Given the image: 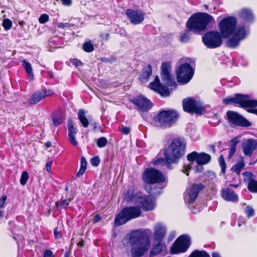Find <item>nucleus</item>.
<instances>
[{"instance_id": "f257e3e1", "label": "nucleus", "mask_w": 257, "mask_h": 257, "mask_svg": "<svg viewBox=\"0 0 257 257\" xmlns=\"http://www.w3.org/2000/svg\"><path fill=\"white\" fill-rule=\"evenodd\" d=\"M237 21L233 17H228L223 19L219 23L220 35L223 38H229L227 42L229 47L235 48L244 40L249 33L247 26L243 25L236 26Z\"/></svg>"}, {"instance_id": "f03ea898", "label": "nucleus", "mask_w": 257, "mask_h": 257, "mask_svg": "<svg viewBox=\"0 0 257 257\" xmlns=\"http://www.w3.org/2000/svg\"><path fill=\"white\" fill-rule=\"evenodd\" d=\"M186 144L179 139L174 140L165 151V160L159 159L153 162L154 165H165L168 168L171 164H176L185 153Z\"/></svg>"}, {"instance_id": "7ed1b4c3", "label": "nucleus", "mask_w": 257, "mask_h": 257, "mask_svg": "<svg viewBox=\"0 0 257 257\" xmlns=\"http://www.w3.org/2000/svg\"><path fill=\"white\" fill-rule=\"evenodd\" d=\"M215 23L213 17L207 13H198L192 15L188 20L186 26L188 29L195 33L204 31L210 23Z\"/></svg>"}, {"instance_id": "20e7f679", "label": "nucleus", "mask_w": 257, "mask_h": 257, "mask_svg": "<svg viewBox=\"0 0 257 257\" xmlns=\"http://www.w3.org/2000/svg\"><path fill=\"white\" fill-rule=\"evenodd\" d=\"M123 195L124 199L127 201L139 203L146 211L152 210L155 207L156 203L154 200L149 196H142L140 192H136L133 189L124 192Z\"/></svg>"}, {"instance_id": "39448f33", "label": "nucleus", "mask_w": 257, "mask_h": 257, "mask_svg": "<svg viewBox=\"0 0 257 257\" xmlns=\"http://www.w3.org/2000/svg\"><path fill=\"white\" fill-rule=\"evenodd\" d=\"M141 210L138 206H130L123 208L115 219L116 226L122 225L130 220L139 217L141 215Z\"/></svg>"}, {"instance_id": "423d86ee", "label": "nucleus", "mask_w": 257, "mask_h": 257, "mask_svg": "<svg viewBox=\"0 0 257 257\" xmlns=\"http://www.w3.org/2000/svg\"><path fill=\"white\" fill-rule=\"evenodd\" d=\"M224 104H237L241 107H256L257 100L251 99L249 95L236 94L234 96L225 98L222 100Z\"/></svg>"}, {"instance_id": "0eeeda50", "label": "nucleus", "mask_w": 257, "mask_h": 257, "mask_svg": "<svg viewBox=\"0 0 257 257\" xmlns=\"http://www.w3.org/2000/svg\"><path fill=\"white\" fill-rule=\"evenodd\" d=\"M178 113L174 110H164L155 117V122L160 126H170L178 118Z\"/></svg>"}, {"instance_id": "6e6552de", "label": "nucleus", "mask_w": 257, "mask_h": 257, "mask_svg": "<svg viewBox=\"0 0 257 257\" xmlns=\"http://www.w3.org/2000/svg\"><path fill=\"white\" fill-rule=\"evenodd\" d=\"M142 178L144 182L149 184L163 182L165 180L161 172L152 168L145 169Z\"/></svg>"}, {"instance_id": "1a4fd4ad", "label": "nucleus", "mask_w": 257, "mask_h": 257, "mask_svg": "<svg viewBox=\"0 0 257 257\" xmlns=\"http://www.w3.org/2000/svg\"><path fill=\"white\" fill-rule=\"evenodd\" d=\"M190 245V237L186 235H181L172 245L170 252L172 254L185 252L188 249Z\"/></svg>"}, {"instance_id": "9d476101", "label": "nucleus", "mask_w": 257, "mask_h": 257, "mask_svg": "<svg viewBox=\"0 0 257 257\" xmlns=\"http://www.w3.org/2000/svg\"><path fill=\"white\" fill-rule=\"evenodd\" d=\"M222 37L217 31H211L203 37L204 44L208 48L213 49L220 47L222 43Z\"/></svg>"}, {"instance_id": "9b49d317", "label": "nucleus", "mask_w": 257, "mask_h": 257, "mask_svg": "<svg viewBox=\"0 0 257 257\" xmlns=\"http://www.w3.org/2000/svg\"><path fill=\"white\" fill-rule=\"evenodd\" d=\"M194 75L193 68L188 63H184L180 66L177 70L178 81L185 84L192 79Z\"/></svg>"}, {"instance_id": "f8f14e48", "label": "nucleus", "mask_w": 257, "mask_h": 257, "mask_svg": "<svg viewBox=\"0 0 257 257\" xmlns=\"http://www.w3.org/2000/svg\"><path fill=\"white\" fill-rule=\"evenodd\" d=\"M183 106L184 111L188 112L201 114L204 110L202 102L192 98L184 99Z\"/></svg>"}, {"instance_id": "ddd939ff", "label": "nucleus", "mask_w": 257, "mask_h": 257, "mask_svg": "<svg viewBox=\"0 0 257 257\" xmlns=\"http://www.w3.org/2000/svg\"><path fill=\"white\" fill-rule=\"evenodd\" d=\"M170 64L168 62L163 63L162 65L161 77L163 82L170 87L171 90L176 87V83L174 78L171 75Z\"/></svg>"}, {"instance_id": "4468645a", "label": "nucleus", "mask_w": 257, "mask_h": 257, "mask_svg": "<svg viewBox=\"0 0 257 257\" xmlns=\"http://www.w3.org/2000/svg\"><path fill=\"white\" fill-rule=\"evenodd\" d=\"M151 242L149 239H145L144 242L140 244H135L131 246L130 252L132 257H142L149 250Z\"/></svg>"}, {"instance_id": "2eb2a0df", "label": "nucleus", "mask_w": 257, "mask_h": 257, "mask_svg": "<svg viewBox=\"0 0 257 257\" xmlns=\"http://www.w3.org/2000/svg\"><path fill=\"white\" fill-rule=\"evenodd\" d=\"M202 187L201 184H194L188 188L184 195L185 202L188 204L192 203L197 198Z\"/></svg>"}, {"instance_id": "dca6fc26", "label": "nucleus", "mask_w": 257, "mask_h": 257, "mask_svg": "<svg viewBox=\"0 0 257 257\" xmlns=\"http://www.w3.org/2000/svg\"><path fill=\"white\" fill-rule=\"evenodd\" d=\"M226 115L228 119L232 124L242 126L251 125V123L247 120L237 112L228 111L227 112Z\"/></svg>"}, {"instance_id": "f3484780", "label": "nucleus", "mask_w": 257, "mask_h": 257, "mask_svg": "<svg viewBox=\"0 0 257 257\" xmlns=\"http://www.w3.org/2000/svg\"><path fill=\"white\" fill-rule=\"evenodd\" d=\"M187 158V160L190 162L196 161L197 164L202 165H205L208 163L211 159V157L209 155L205 153H198L195 151L188 154Z\"/></svg>"}, {"instance_id": "a211bd4d", "label": "nucleus", "mask_w": 257, "mask_h": 257, "mask_svg": "<svg viewBox=\"0 0 257 257\" xmlns=\"http://www.w3.org/2000/svg\"><path fill=\"white\" fill-rule=\"evenodd\" d=\"M132 101L137 106L138 110L140 112L147 111L152 106L150 101L143 96H139Z\"/></svg>"}, {"instance_id": "6ab92c4d", "label": "nucleus", "mask_w": 257, "mask_h": 257, "mask_svg": "<svg viewBox=\"0 0 257 257\" xmlns=\"http://www.w3.org/2000/svg\"><path fill=\"white\" fill-rule=\"evenodd\" d=\"M150 88L159 93L161 96L167 97L170 95V91L165 86H163L160 82L159 78L157 76L154 80L149 85Z\"/></svg>"}, {"instance_id": "aec40b11", "label": "nucleus", "mask_w": 257, "mask_h": 257, "mask_svg": "<svg viewBox=\"0 0 257 257\" xmlns=\"http://www.w3.org/2000/svg\"><path fill=\"white\" fill-rule=\"evenodd\" d=\"M131 23L138 25L144 20V14L141 10H128L126 12Z\"/></svg>"}, {"instance_id": "412c9836", "label": "nucleus", "mask_w": 257, "mask_h": 257, "mask_svg": "<svg viewBox=\"0 0 257 257\" xmlns=\"http://www.w3.org/2000/svg\"><path fill=\"white\" fill-rule=\"evenodd\" d=\"M257 148V141L250 139L244 140L242 143V152L244 155L250 157Z\"/></svg>"}, {"instance_id": "4be33fe9", "label": "nucleus", "mask_w": 257, "mask_h": 257, "mask_svg": "<svg viewBox=\"0 0 257 257\" xmlns=\"http://www.w3.org/2000/svg\"><path fill=\"white\" fill-rule=\"evenodd\" d=\"M52 92L50 90H42L34 93L28 100L30 105H35L39 102L46 97L51 95Z\"/></svg>"}, {"instance_id": "5701e85b", "label": "nucleus", "mask_w": 257, "mask_h": 257, "mask_svg": "<svg viewBox=\"0 0 257 257\" xmlns=\"http://www.w3.org/2000/svg\"><path fill=\"white\" fill-rule=\"evenodd\" d=\"M144 233L140 230H136L132 232L130 234L127 235L125 238L128 239V243L131 246L135 244H140L145 240L144 239Z\"/></svg>"}, {"instance_id": "b1692460", "label": "nucleus", "mask_w": 257, "mask_h": 257, "mask_svg": "<svg viewBox=\"0 0 257 257\" xmlns=\"http://www.w3.org/2000/svg\"><path fill=\"white\" fill-rule=\"evenodd\" d=\"M166 234V228L161 223L156 224L154 227L153 241H162Z\"/></svg>"}, {"instance_id": "393cba45", "label": "nucleus", "mask_w": 257, "mask_h": 257, "mask_svg": "<svg viewBox=\"0 0 257 257\" xmlns=\"http://www.w3.org/2000/svg\"><path fill=\"white\" fill-rule=\"evenodd\" d=\"M221 194L223 199L227 201L236 202L238 200V195L230 188L222 189Z\"/></svg>"}, {"instance_id": "a878e982", "label": "nucleus", "mask_w": 257, "mask_h": 257, "mask_svg": "<svg viewBox=\"0 0 257 257\" xmlns=\"http://www.w3.org/2000/svg\"><path fill=\"white\" fill-rule=\"evenodd\" d=\"M166 250V245L162 243V241H153V247L150 251L149 256L154 257L161 253Z\"/></svg>"}, {"instance_id": "bb28decb", "label": "nucleus", "mask_w": 257, "mask_h": 257, "mask_svg": "<svg viewBox=\"0 0 257 257\" xmlns=\"http://www.w3.org/2000/svg\"><path fill=\"white\" fill-rule=\"evenodd\" d=\"M152 67L150 65H148L143 68L142 72L139 77V80L142 82H146L148 81V79L152 75Z\"/></svg>"}, {"instance_id": "cd10ccee", "label": "nucleus", "mask_w": 257, "mask_h": 257, "mask_svg": "<svg viewBox=\"0 0 257 257\" xmlns=\"http://www.w3.org/2000/svg\"><path fill=\"white\" fill-rule=\"evenodd\" d=\"M244 166V163L243 159V158H241L240 160L231 168V170L236 173V178H238L239 174Z\"/></svg>"}, {"instance_id": "c85d7f7f", "label": "nucleus", "mask_w": 257, "mask_h": 257, "mask_svg": "<svg viewBox=\"0 0 257 257\" xmlns=\"http://www.w3.org/2000/svg\"><path fill=\"white\" fill-rule=\"evenodd\" d=\"M240 16L243 20L249 22H252L253 19L251 12L247 9L242 10L240 13Z\"/></svg>"}, {"instance_id": "c756f323", "label": "nucleus", "mask_w": 257, "mask_h": 257, "mask_svg": "<svg viewBox=\"0 0 257 257\" xmlns=\"http://www.w3.org/2000/svg\"><path fill=\"white\" fill-rule=\"evenodd\" d=\"M78 117L80 122L84 127L89 125V122L85 116V111L83 109H80L78 112Z\"/></svg>"}, {"instance_id": "7c9ffc66", "label": "nucleus", "mask_w": 257, "mask_h": 257, "mask_svg": "<svg viewBox=\"0 0 257 257\" xmlns=\"http://www.w3.org/2000/svg\"><path fill=\"white\" fill-rule=\"evenodd\" d=\"M22 64L24 68H25V71L28 75L30 79L31 80H33L34 76L31 64L25 60L23 61Z\"/></svg>"}, {"instance_id": "2f4dec72", "label": "nucleus", "mask_w": 257, "mask_h": 257, "mask_svg": "<svg viewBox=\"0 0 257 257\" xmlns=\"http://www.w3.org/2000/svg\"><path fill=\"white\" fill-rule=\"evenodd\" d=\"M238 143V140L236 139H233L231 141V145L229 149L228 159H230L235 153L236 150V145Z\"/></svg>"}, {"instance_id": "473e14b6", "label": "nucleus", "mask_w": 257, "mask_h": 257, "mask_svg": "<svg viewBox=\"0 0 257 257\" xmlns=\"http://www.w3.org/2000/svg\"><path fill=\"white\" fill-rule=\"evenodd\" d=\"M188 257H210V256L204 251L196 250L192 252Z\"/></svg>"}, {"instance_id": "72a5a7b5", "label": "nucleus", "mask_w": 257, "mask_h": 257, "mask_svg": "<svg viewBox=\"0 0 257 257\" xmlns=\"http://www.w3.org/2000/svg\"><path fill=\"white\" fill-rule=\"evenodd\" d=\"M242 175L243 176L244 182L247 183V185L254 180V176L251 173L244 172L242 173Z\"/></svg>"}, {"instance_id": "f704fd0d", "label": "nucleus", "mask_w": 257, "mask_h": 257, "mask_svg": "<svg viewBox=\"0 0 257 257\" xmlns=\"http://www.w3.org/2000/svg\"><path fill=\"white\" fill-rule=\"evenodd\" d=\"M83 49L86 52H91L94 50V46L90 41H88L83 44Z\"/></svg>"}, {"instance_id": "c9c22d12", "label": "nucleus", "mask_w": 257, "mask_h": 257, "mask_svg": "<svg viewBox=\"0 0 257 257\" xmlns=\"http://www.w3.org/2000/svg\"><path fill=\"white\" fill-rule=\"evenodd\" d=\"M72 199H65L61 201L56 202V205L58 208H63L66 207Z\"/></svg>"}, {"instance_id": "e433bc0d", "label": "nucleus", "mask_w": 257, "mask_h": 257, "mask_svg": "<svg viewBox=\"0 0 257 257\" xmlns=\"http://www.w3.org/2000/svg\"><path fill=\"white\" fill-rule=\"evenodd\" d=\"M68 128L69 131L68 136L75 135L76 131L73 125V122L72 120H69L68 122Z\"/></svg>"}, {"instance_id": "4c0bfd02", "label": "nucleus", "mask_w": 257, "mask_h": 257, "mask_svg": "<svg viewBox=\"0 0 257 257\" xmlns=\"http://www.w3.org/2000/svg\"><path fill=\"white\" fill-rule=\"evenodd\" d=\"M64 120V118L61 114H58L55 116L53 118V122L54 125H60Z\"/></svg>"}, {"instance_id": "58836bf2", "label": "nucleus", "mask_w": 257, "mask_h": 257, "mask_svg": "<svg viewBox=\"0 0 257 257\" xmlns=\"http://www.w3.org/2000/svg\"><path fill=\"white\" fill-rule=\"evenodd\" d=\"M2 25L6 31L9 30L12 27V22L9 19H5L3 20Z\"/></svg>"}, {"instance_id": "ea45409f", "label": "nucleus", "mask_w": 257, "mask_h": 257, "mask_svg": "<svg viewBox=\"0 0 257 257\" xmlns=\"http://www.w3.org/2000/svg\"><path fill=\"white\" fill-rule=\"evenodd\" d=\"M248 190L252 192H257V181L253 180L247 185Z\"/></svg>"}, {"instance_id": "a19ab883", "label": "nucleus", "mask_w": 257, "mask_h": 257, "mask_svg": "<svg viewBox=\"0 0 257 257\" xmlns=\"http://www.w3.org/2000/svg\"><path fill=\"white\" fill-rule=\"evenodd\" d=\"M28 178H29V175H28V172L26 171L23 172L21 174V178H20V182L21 184L22 185H25L27 183Z\"/></svg>"}, {"instance_id": "79ce46f5", "label": "nucleus", "mask_w": 257, "mask_h": 257, "mask_svg": "<svg viewBox=\"0 0 257 257\" xmlns=\"http://www.w3.org/2000/svg\"><path fill=\"white\" fill-rule=\"evenodd\" d=\"M108 141L104 137H101L97 141V145L99 148H103L107 144Z\"/></svg>"}, {"instance_id": "37998d69", "label": "nucleus", "mask_w": 257, "mask_h": 257, "mask_svg": "<svg viewBox=\"0 0 257 257\" xmlns=\"http://www.w3.org/2000/svg\"><path fill=\"white\" fill-rule=\"evenodd\" d=\"M244 212L248 218H250L254 215V210L253 208L250 206H247L245 207Z\"/></svg>"}, {"instance_id": "c03bdc74", "label": "nucleus", "mask_w": 257, "mask_h": 257, "mask_svg": "<svg viewBox=\"0 0 257 257\" xmlns=\"http://www.w3.org/2000/svg\"><path fill=\"white\" fill-rule=\"evenodd\" d=\"M49 20V16L47 14H42L39 18V22L41 24H45Z\"/></svg>"}, {"instance_id": "a18cd8bd", "label": "nucleus", "mask_w": 257, "mask_h": 257, "mask_svg": "<svg viewBox=\"0 0 257 257\" xmlns=\"http://www.w3.org/2000/svg\"><path fill=\"white\" fill-rule=\"evenodd\" d=\"M219 164H220V166L221 168V172L224 173L225 172V163L224 162V157L222 155H221L219 157Z\"/></svg>"}, {"instance_id": "49530a36", "label": "nucleus", "mask_w": 257, "mask_h": 257, "mask_svg": "<svg viewBox=\"0 0 257 257\" xmlns=\"http://www.w3.org/2000/svg\"><path fill=\"white\" fill-rule=\"evenodd\" d=\"M190 38V36L189 32H186L184 33L181 37V41L182 43L187 42Z\"/></svg>"}, {"instance_id": "de8ad7c7", "label": "nucleus", "mask_w": 257, "mask_h": 257, "mask_svg": "<svg viewBox=\"0 0 257 257\" xmlns=\"http://www.w3.org/2000/svg\"><path fill=\"white\" fill-rule=\"evenodd\" d=\"M72 26H73V25L69 24V23H59L57 24V27L60 29L70 28Z\"/></svg>"}, {"instance_id": "09e8293b", "label": "nucleus", "mask_w": 257, "mask_h": 257, "mask_svg": "<svg viewBox=\"0 0 257 257\" xmlns=\"http://www.w3.org/2000/svg\"><path fill=\"white\" fill-rule=\"evenodd\" d=\"M91 164L94 166H97L100 163V160L98 157H94L91 159Z\"/></svg>"}, {"instance_id": "8fccbe9b", "label": "nucleus", "mask_w": 257, "mask_h": 257, "mask_svg": "<svg viewBox=\"0 0 257 257\" xmlns=\"http://www.w3.org/2000/svg\"><path fill=\"white\" fill-rule=\"evenodd\" d=\"M203 165L202 164H197L193 169L196 173H201L203 170Z\"/></svg>"}, {"instance_id": "3c124183", "label": "nucleus", "mask_w": 257, "mask_h": 257, "mask_svg": "<svg viewBox=\"0 0 257 257\" xmlns=\"http://www.w3.org/2000/svg\"><path fill=\"white\" fill-rule=\"evenodd\" d=\"M192 164H189V165H186L184 167V169H183V172L184 174H186V175H189V171L190 170H191L192 169Z\"/></svg>"}, {"instance_id": "603ef678", "label": "nucleus", "mask_w": 257, "mask_h": 257, "mask_svg": "<svg viewBox=\"0 0 257 257\" xmlns=\"http://www.w3.org/2000/svg\"><path fill=\"white\" fill-rule=\"evenodd\" d=\"M245 221H246V219L244 217H242V216L239 217V218L238 219V223H237L238 226L240 227L242 224H243L245 223Z\"/></svg>"}, {"instance_id": "864d4df0", "label": "nucleus", "mask_w": 257, "mask_h": 257, "mask_svg": "<svg viewBox=\"0 0 257 257\" xmlns=\"http://www.w3.org/2000/svg\"><path fill=\"white\" fill-rule=\"evenodd\" d=\"M7 196H3L0 199V208H2L4 207L6 201L7 200Z\"/></svg>"}, {"instance_id": "5fc2aeb1", "label": "nucleus", "mask_w": 257, "mask_h": 257, "mask_svg": "<svg viewBox=\"0 0 257 257\" xmlns=\"http://www.w3.org/2000/svg\"><path fill=\"white\" fill-rule=\"evenodd\" d=\"M69 141L73 146H76L77 144V141L75 140V135L68 136Z\"/></svg>"}, {"instance_id": "6e6d98bb", "label": "nucleus", "mask_w": 257, "mask_h": 257, "mask_svg": "<svg viewBox=\"0 0 257 257\" xmlns=\"http://www.w3.org/2000/svg\"><path fill=\"white\" fill-rule=\"evenodd\" d=\"M44 257H54L53 252L49 250H46L44 252Z\"/></svg>"}, {"instance_id": "4d7b16f0", "label": "nucleus", "mask_w": 257, "mask_h": 257, "mask_svg": "<svg viewBox=\"0 0 257 257\" xmlns=\"http://www.w3.org/2000/svg\"><path fill=\"white\" fill-rule=\"evenodd\" d=\"M87 166V162L84 157H81V166L80 168H83L84 169H86Z\"/></svg>"}, {"instance_id": "13d9d810", "label": "nucleus", "mask_w": 257, "mask_h": 257, "mask_svg": "<svg viewBox=\"0 0 257 257\" xmlns=\"http://www.w3.org/2000/svg\"><path fill=\"white\" fill-rule=\"evenodd\" d=\"M53 163V162L51 160H49L48 161L47 163H46V170L48 172H50L51 171V166H52V164Z\"/></svg>"}, {"instance_id": "bf43d9fd", "label": "nucleus", "mask_w": 257, "mask_h": 257, "mask_svg": "<svg viewBox=\"0 0 257 257\" xmlns=\"http://www.w3.org/2000/svg\"><path fill=\"white\" fill-rule=\"evenodd\" d=\"M121 132L124 135H127L130 132V130L127 127H123L121 129Z\"/></svg>"}, {"instance_id": "052dcab7", "label": "nucleus", "mask_w": 257, "mask_h": 257, "mask_svg": "<svg viewBox=\"0 0 257 257\" xmlns=\"http://www.w3.org/2000/svg\"><path fill=\"white\" fill-rule=\"evenodd\" d=\"M54 235L56 238H60L61 237L60 232L57 230V228H56L54 230Z\"/></svg>"}, {"instance_id": "680f3d73", "label": "nucleus", "mask_w": 257, "mask_h": 257, "mask_svg": "<svg viewBox=\"0 0 257 257\" xmlns=\"http://www.w3.org/2000/svg\"><path fill=\"white\" fill-rule=\"evenodd\" d=\"M72 63L76 66H78L81 65V62L77 59L72 60Z\"/></svg>"}, {"instance_id": "e2e57ef3", "label": "nucleus", "mask_w": 257, "mask_h": 257, "mask_svg": "<svg viewBox=\"0 0 257 257\" xmlns=\"http://www.w3.org/2000/svg\"><path fill=\"white\" fill-rule=\"evenodd\" d=\"M62 4L65 6H70L72 4L71 0H61Z\"/></svg>"}, {"instance_id": "0e129e2a", "label": "nucleus", "mask_w": 257, "mask_h": 257, "mask_svg": "<svg viewBox=\"0 0 257 257\" xmlns=\"http://www.w3.org/2000/svg\"><path fill=\"white\" fill-rule=\"evenodd\" d=\"M85 170H86V169L80 168L79 171L77 172V173L76 174L77 176H81L85 172Z\"/></svg>"}, {"instance_id": "69168bd1", "label": "nucleus", "mask_w": 257, "mask_h": 257, "mask_svg": "<svg viewBox=\"0 0 257 257\" xmlns=\"http://www.w3.org/2000/svg\"><path fill=\"white\" fill-rule=\"evenodd\" d=\"M100 219H101L100 216L99 215H96L94 217L93 221H94V222L96 223V222L99 221L100 220Z\"/></svg>"}, {"instance_id": "338daca9", "label": "nucleus", "mask_w": 257, "mask_h": 257, "mask_svg": "<svg viewBox=\"0 0 257 257\" xmlns=\"http://www.w3.org/2000/svg\"><path fill=\"white\" fill-rule=\"evenodd\" d=\"M212 257H221V255L219 253L214 252L212 253Z\"/></svg>"}, {"instance_id": "774afa93", "label": "nucleus", "mask_w": 257, "mask_h": 257, "mask_svg": "<svg viewBox=\"0 0 257 257\" xmlns=\"http://www.w3.org/2000/svg\"><path fill=\"white\" fill-rule=\"evenodd\" d=\"M247 111L249 112H253V113H255L257 114V109L256 110H254V109H248L247 110Z\"/></svg>"}]
</instances>
